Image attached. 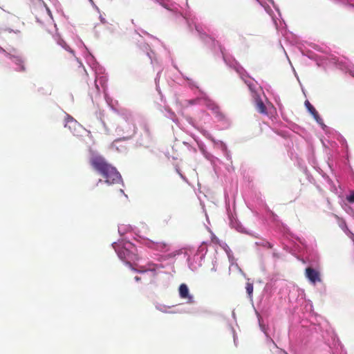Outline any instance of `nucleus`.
Wrapping results in <instances>:
<instances>
[{"mask_svg": "<svg viewBox=\"0 0 354 354\" xmlns=\"http://www.w3.org/2000/svg\"><path fill=\"white\" fill-rule=\"evenodd\" d=\"M102 180L101 179H100V180H98V182H97V185L98 183H102Z\"/></svg>", "mask_w": 354, "mask_h": 354, "instance_id": "nucleus-16", "label": "nucleus"}, {"mask_svg": "<svg viewBox=\"0 0 354 354\" xmlns=\"http://www.w3.org/2000/svg\"><path fill=\"white\" fill-rule=\"evenodd\" d=\"M255 108L259 113L264 115L268 114L267 108L259 96L255 97Z\"/></svg>", "mask_w": 354, "mask_h": 354, "instance_id": "nucleus-8", "label": "nucleus"}, {"mask_svg": "<svg viewBox=\"0 0 354 354\" xmlns=\"http://www.w3.org/2000/svg\"><path fill=\"white\" fill-rule=\"evenodd\" d=\"M179 295L181 299H187V304H193L194 302L193 296L189 294V288L185 283L180 285Z\"/></svg>", "mask_w": 354, "mask_h": 354, "instance_id": "nucleus-6", "label": "nucleus"}, {"mask_svg": "<svg viewBox=\"0 0 354 354\" xmlns=\"http://www.w3.org/2000/svg\"><path fill=\"white\" fill-rule=\"evenodd\" d=\"M158 268V266L153 264V263H149L147 265V268L145 267H141L140 269L136 270V272H145L148 270L149 271H156V270Z\"/></svg>", "mask_w": 354, "mask_h": 354, "instance_id": "nucleus-10", "label": "nucleus"}, {"mask_svg": "<svg viewBox=\"0 0 354 354\" xmlns=\"http://www.w3.org/2000/svg\"><path fill=\"white\" fill-rule=\"evenodd\" d=\"M207 106L209 109L212 110L214 113L216 114L217 115L220 116L221 118H223V115L222 113L221 112L220 108L218 105H216L215 103L211 101H208L207 102Z\"/></svg>", "mask_w": 354, "mask_h": 354, "instance_id": "nucleus-9", "label": "nucleus"}, {"mask_svg": "<svg viewBox=\"0 0 354 354\" xmlns=\"http://www.w3.org/2000/svg\"><path fill=\"white\" fill-rule=\"evenodd\" d=\"M346 200L351 203H354V192H352L350 195L346 196Z\"/></svg>", "mask_w": 354, "mask_h": 354, "instance_id": "nucleus-13", "label": "nucleus"}, {"mask_svg": "<svg viewBox=\"0 0 354 354\" xmlns=\"http://www.w3.org/2000/svg\"><path fill=\"white\" fill-rule=\"evenodd\" d=\"M246 292L248 294L250 297H252L253 293V283L250 282H247L245 286Z\"/></svg>", "mask_w": 354, "mask_h": 354, "instance_id": "nucleus-12", "label": "nucleus"}, {"mask_svg": "<svg viewBox=\"0 0 354 354\" xmlns=\"http://www.w3.org/2000/svg\"><path fill=\"white\" fill-rule=\"evenodd\" d=\"M13 31L10 30V29H6V28H2V29H0V39L1 40H6V35L8 34V33H12Z\"/></svg>", "mask_w": 354, "mask_h": 354, "instance_id": "nucleus-11", "label": "nucleus"}, {"mask_svg": "<svg viewBox=\"0 0 354 354\" xmlns=\"http://www.w3.org/2000/svg\"><path fill=\"white\" fill-rule=\"evenodd\" d=\"M134 250H136L134 246L131 243H128L124 246L119 247L117 249V253L121 260L131 267V262L138 259Z\"/></svg>", "mask_w": 354, "mask_h": 354, "instance_id": "nucleus-3", "label": "nucleus"}, {"mask_svg": "<svg viewBox=\"0 0 354 354\" xmlns=\"http://www.w3.org/2000/svg\"><path fill=\"white\" fill-rule=\"evenodd\" d=\"M304 104L309 113L313 116L314 119L318 123L321 124L322 122V119L320 118L315 107L310 103L308 100H306Z\"/></svg>", "mask_w": 354, "mask_h": 354, "instance_id": "nucleus-7", "label": "nucleus"}, {"mask_svg": "<svg viewBox=\"0 0 354 354\" xmlns=\"http://www.w3.org/2000/svg\"><path fill=\"white\" fill-rule=\"evenodd\" d=\"M147 245L150 248L160 251L167 249L168 246V243L167 242L160 239L149 240L147 242Z\"/></svg>", "mask_w": 354, "mask_h": 354, "instance_id": "nucleus-5", "label": "nucleus"}, {"mask_svg": "<svg viewBox=\"0 0 354 354\" xmlns=\"http://www.w3.org/2000/svg\"><path fill=\"white\" fill-rule=\"evenodd\" d=\"M0 52L3 53L5 56L8 57L16 66H17V68H16L17 71H26L25 59L23 56L19 53L16 48H7V49H4L0 46Z\"/></svg>", "mask_w": 354, "mask_h": 354, "instance_id": "nucleus-2", "label": "nucleus"}, {"mask_svg": "<svg viewBox=\"0 0 354 354\" xmlns=\"http://www.w3.org/2000/svg\"><path fill=\"white\" fill-rule=\"evenodd\" d=\"M92 167L99 172L108 185L118 184L122 180L120 173L102 156H94L90 160Z\"/></svg>", "mask_w": 354, "mask_h": 354, "instance_id": "nucleus-1", "label": "nucleus"}, {"mask_svg": "<svg viewBox=\"0 0 354 354\" xmlns=\"http://www.w3.org/2000/svg\"><path fill=\"white\" fill-rule=\"evenodd\" d=\"M305 276L313 284L322 281L319 272L310 267L306 268Z\"/></svg>", "mask_w": 354, "mask_h": 354, "instance_id": "nucleus-4", "label": "nucleus"}, {"mask_svg": "<svg viewBox=\"0 0 354 354\" xmlns=\"http://www.w3.org/2000/svg\"><path fill=\"white\" fill-rule=\"evenodd\" d=\"M212 241L215 243V244H218L220 245V241L219 239L214 235L212 236Z\"/></svg>", "mask_w": 354, "mask_h": 354, "instance_id": "nucleus-14", "label": "nucleus"}, {"mask_svg": "<svg viewBox=\"0 0 354 354\" xmlns=\"http://www.w3.org/2000/svg\"><path fill=\"white\" fill-rule=\"evenodd\" d=\"M353 216L354 217V213H353Z\"/></svg>", "mask_w": 354, "mask_h": 354, "instance_id": "nucleus-17", "label": "nucleus"}, {"mask_svg": "<svg viewBox=\"0 0 354 354\" xmlns=\"http://www.w3.org/2000/svg\"><path fill=\"white\" fill-rule=\"evenodd\" d=\"M135 280L137 281H140V277L136 276V277H135Z\"/></svg>", "mask_w": 354, "mask_h": 354, "instance_id": "nucleus-15", "label": "nucleus"}]
</instances>
